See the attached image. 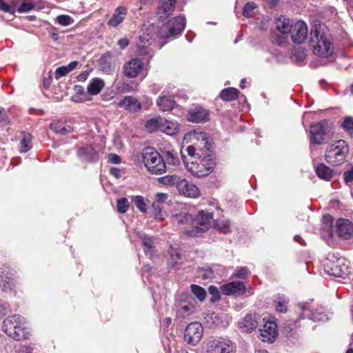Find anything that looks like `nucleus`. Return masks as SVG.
<instances>
[{
    "mask_svg": "<svg viewBox=\"0 0 353 353\" xmlns=\"http://www.w3.org/2000/svg\"><path fill=\"white\" fill-rule=\"evenodd\" d=\"M25 319L20 315L14 314L3 321V330L14 340L20 341L26 339L28 334Z\"/></svg>",
    "mask_w": 353,
    "mask_h": 353,
    "instance_id": "nucleus-1",
    "label": "nucleus"
},
{
    "mask_svg": "<svg viewBox=\"0 0 353 353\" xmlns=\"http://www.w3.org/2000/svg\"><path fill=\"white\" fill-rule=\"evenodd\" d=\"M310 48L315 55L322 58H328L334 52L331 39L317 30H312L310 32Z\"/></svg>",
    "mask_w": 353,
    "mask_h": 353,
    "instance_id": "nucleus-2",
    "label": "nucleus"
},
{
    "mask_svg": "<svg viewBox=\"0 0 353 353\" xmlns=\"http://www.w3.org/2000/svg\"><path fill=\"white\" fill-rule=\"evenodd\" d=\"M141 156L144 166L151 174H162L165 172V162L156 150L152 148H145Z\"/></svg>",
    "mask_w": 353,
    "mask_h": 353,
    "instance_id": "nucleus-3",
    "label": "nucleus"
},
{
    "mask_svg": "<svg viewBox=\"0 0 353 353\" xmlns=\"http://www.w3.org/2000/svg\"><path fill=\"white\" fill-rule=\"evenodd\" d=\"M349 148L345 140H337L327 147L325 152L326 161L334 165L341 164L345 159Z\"/></svg>",
    "mask_w": 353,
    "mask_h": 353,
    "instance_id": "nucleus-4",
    "label": "nucleus"
},
{
    "mask_svg": "<svg viewBox=\"0 0 353 353\" xmlns=\"http://www.w3.org/2000/svg\"><path fill=\"white\" fill-rule=\"evenodd\" d=\"M186 168L194 176L203 177L212 172L214 162L208 157H199L196 159L187 161Z\"/></svg>",
    "mask_w": 353,
    "mask_h": 353,
    "instance_id": "nucleus-5",
    "label": "nucleus"
},
{
    "mask_svg": "<svg viewBox=\"0 0 353 353\" xmlns=\"http://www.w3.org/2000/svg\"><path fill=\"white\" fill-rule=\"evenodd\" d=\"M324 271L330 275L346 278L349 276L350 271L349 270V262L343 258H338L336 260H332L327 258L324 262Z\"/></svg>",
    "mask_w": 353,
    "mask_h": 353,
    "instance_id": "nucleus-6",
    "label": "nucleus"
},
{
    "mask_svg": "<svg viewBox=\"0 0 353 353\" xmlns=\"http://www.w3.org/2000/svg\"><path fill=\"white\" fill-rule=\"evenodd\" d=\"M206 353H235L236 345L228 339L216 337L210 339L206 343Z\"/></svg>",
    "mask_w": 353,
    "mask_h": 353,
    "instance_id": "nucleus-7",
    "label": "nucleus"
},
{
    "mask_svg": "<svg viewBox=\"0 0 353 353\" xmlns=\"http://www.w3.org/2000/svg\"><path fill=\"white\" fill-rule=\"evenodd\" d=\"M185 26V19L183 16L179 15L170 19L167 23L162 25L159 30V35L161 38L174 37L183 31Z\"/></svg>",
    "mask_w": 353,
    "mask_h": 353,
    "instance_id": "nucleus-8",
    "label": "nucleus"
},
{
    "mask_svg": "<svg viewBox=\"0 0 353 353\" xmlns=\"http://www.w3.org/2000/svg\"><path fill=\"white\" fill-rule=\"evenodd\" d=\"M213 220L212 214L208 212L201 211L197 217L194 219L193 229L185 230L190 235H197L205 232L210 227Z\"/></svg>",
    "mask_w": 353,
    "mask_h": 353,
    "instance_id": "nucleus-9",
    "label": "nucleus"
},
{
    "mask_svg": "<svg viewBox=\"0 0 353 353\" xmlns=\"http://www.w3.org/2000/svg\"><path fill=\"white\" fill-rule=\"evenodd\" d=\"M203 333L202 325L199 322H192L185 328L184 340L190 345H196L201 340Z\"/></svg>",
    "mask_w": 353,
    "mask_h": 353,
    "instance_id": "nucleus-10",
    "label": "nucleus"
},
{
    "mask_svg": "<svg viewBox=\"0 0 353 353\" xmlns=\"http://www.w3.org/2000/svg\"><path fill=\"white\" fill-rule=\"evenodd\" d=\"M297 310L301 312L302 319L308 318L313 321H325L328 319L322 308L312 310L308 304L299 303L297 305Z\"/></svg>",
    "mask_w": 353,
    "mask_h": 353,
    "instance_id": "nucleus-11",
    "label": "nucleus"
},
{
    "mask_svg": "<svg viewBox=\"0 0 353 353\" xmlns=\"http://www.w3.org/2000/svg\"><path fill=\"white\" fill-rule=\"evenodd\" d=\"M289 34L294 43L301 44L303 43L307 37V26L304 21H298L293 24Z\"/></svg>",
    "mask_w": 353,
    "mask_h": 353,
    "instance_id": "nucleus-12",
    "label": "nucleus"
},
{
    "mask_svg": "<svg viewBox=\"0 0 353 353\" xmlns=\"http://www.w3.org/2000/svg\"><path fill=\"white\" fill-rule=\"evenodd\" d=\"M153 42L152 36H150V34H146L143 30L137 43L139 54L140 55H148L151 58L154 54V51L150 46L152 45Z\"/></svg>",
    "mask_w": 353,
    "mask_h": 353,
    "instance_id": "nucleus-13",
    "label": "nucleus"
},
{
    "mask_svg": "<svg viewBox=\"0 0 353 353\" xmlns=\"http://www.w3.org/2000/svg\"><path fill=\"white\" fill-rule=\"evenodd\" d=\"M187 119L192 123H205L209 121V110L201 106H196L188 110Z\"/></svg>",
    "mask_w": 353,
    "mask_h": 353,
    "instance_id": "nucleus-14",
    "label": "nucleus"
},
{
    "mask_svg": "<svg viewBox=\"0 0 353 353\" xmlns=\"http://www.w3.org/2000/svg\"><path fill=\"white\" fill-rule=\"evenodd\" d=\"M276 324L271 321H266L260 331V339L263 342L272 343L278 335Z\"/></svg>",
    "mask_w": 353,
    "mask_h": 353,
    "instance_id": "nucleus-15",
    "label": "nucleus"
},
{
    "mask_svg": "<svg viewBox=\"0 0 353 353\" xmlns=\"http://www.w3.org/2000/svg\"><path fill=\"white\" fill-rule=\"evenodd\" d=\"M176 189L181 194L185 196L196 198L199 195V188L183 176H181Z\"/></svg>",
    "mask_w": 353,
    "mask_h": 353,
    "instance_id": "nucleus-16",
    "label": "nucleus"
},
{
    "mask_svg": "<svg viewBox=\"0 0 353 353\" xmlns=\"http://www.w3.org/2000/svg\"><path fill=\"white\" fill-rule=\"evenodd\" d=\"M220 291L225 295L239 296L246 292V287L242 281H232L221 285Z\"/></svg>",
    "mask_w": 353,
    "mask_h": 353,
    "instance_id": "nucleus-17",
    "label": "nucleus"
},
{
    "mask_svg": "<svg viewBox=\"0 0 353 353\" xmlns=\"http://www.w3.org/2000/svg\"><path fill=\"white\" fill-rule=\"evenodd\" d=\"M143 63L139 59H132L124 64L123 74L128 78H135L143 70Z\"/></svg>",
    "mask_w": 353,
    "mask_h": 353,
    "instance_id": "nucleus-18",
    "label": "nucleus"
},
{
    "mask_svg": "<svg viewBox=\"0 0 353 353\" xmlns=\"http://www.w3.org/2000/svg\"><path fill=\"white\" fill-rule=\"evenodd\" d=\"M325 121H321L310 125V142L321 144L324 140Z\"/></svg>",
    "mask_w": 353,
    "mask_h": 353,
    "instance_id": "nucleus-19",
    "label": "nucleus"
},
{
    "mask_svg": "<svg viewBox=\"0 0 353 353\" xmlns=\"http://www.w3.org/2000/svg\"><path fill=\"white\" fill-rule=\"evenodd\" d=\"M338 235L344 239H350L353 236V223L344 219H340L336 222Z\"/></svg>",
    "mask_w": 353,
    "mask_h": 353,
    "instance_id": "nucleus-20",
    "label": "nucleus"
},
{
    "mask_svg": "<svg viewBox=\"0 0 353 353\" xmlns=\"http://www.w3.org/2000/svg\"><path fill=\"white\" fill-rule=\"evenodd\" d=\"M176 0H159L157 15L161 19H166L174 10Z\"/></svg>",
    "mask_w": 353,
    "mask_h": 353,
    "instance_id": "nucleus-21",
    "label": "nucleus"
},
{
    "mask_svg": "<svg viewBox=\"0 0 353 353\" xmlns=\"http://www.w3.org/2000/svg\"><path fill=\"white\" fill-rule=\"evenodd\" d=\"M157 104L161 111H170L175 104L172 94L167 92H162L159 97Z\"/></svg>",
    "mask_w": 353,
    "mask_h": 353,
    "instance_id": "nucleus-22",
    "label": "nucleus"
},
{
    "mask_svg": "<svg viewBox=\"0 0 353 353\" xmlns=\"http://www.w3.org/2000/svg\"><path fill=\"white\" fill-rule=\"evenodd\" d=\"M118 106L133 112H139L141 109L140 101L132 96L125 97L118 103Z\"/></svg>",
    "mask_w": 353,
    "mask_h": 353,
    "instance_id": "nucleus-23",
    "label": "nucleus"
},
{
    "mask_svg": "<svg viewBox=\"0 0 353 353\" xmlns=\"http://www.w3.org/2000/svg\"><path fill=\"white\" fill-rule=\"evenodd\" d=\"M239 327L245 332H250L256 328L258 321L256 315L248 314L239 323Z\"/></svg>",
    "mask_w": 353,
    "mask_h": 353,
    "instance_id": "nucleus-24",
    "label": "nucleus"
},
{
    "mask_svg": "<svg viewBox=\"0 0 353 353\" xmlns=\"http://www.w3.org/2000/svg\"><path fill=\"white\" fill-rule=\"evenodd\" d=\"M50 128L54 132L60 134H67L73 131V128L71 125L62 120L54 121L50 125Z\"/></svg>",
    "mask_w": 353,
    "mask_h": 353,
    "instance_id": "nucleus-25",
    "label": "nucleus"
},
{
    "mask_svg": "<svg viewBox=\"0 0 353 353\" xmlns=\"http://www.w3.org/2000/svg\"><path fill=\"white\" fill-rule=\"evenodd\" d=\"M79 157L85 161L94 162L98 160V154L92 146L86 145L78 151Z\"/></svg>",
    "mask_w": 353,
    "mask_h": 353,
    "instance_id": "nucleus-26",
    "label": "nucleus"
},
{
    "mask_svg": "<svg viewBox=\"0 0 353 353\" xmlns=\"http://www.w3.org/2000/svg\"><path fill=\"white\" fill-rule=\"evenodd\" d=\"M178 130L179 124L177 122L162 118L160 132L170 136H173L177 133Z\"/></svg>",
    "mask_w": 353,
    "mask_h": 353,
    "instance_id": "nucleus-27",
    "label": "nucleus"
},
{
    "mask_svg": "<svg viewBox=\"0 0 353 353\" xmlns=\"http://www.w3.org/2000/svg\"><path fill=\"white\" fill-rule=\"evenodd\" d=\"M137 235L142 242L145 254L152 257L155 252L153 240L140 232H137Z\"/></svg>",
    "mask_w": 353,
    "mask_h": 353,
    "instance_id": "nucleus-28",
    "label": "nucleus"
},
{
    "mask_svg": "<svg viewBox=\"0 0 353 353\" xmlns=\"http://www.w3.org/2000/svg\"><path fill=\"white\" fill-rule=\"evenodd\" d=\"M277 30L283 34L287 35L290 33L293 24L290 20L283 17H279L276 21Z\"/></svg>",
    "mask_w": 353,
    "mask_h": 353,
    "instance_id": "nucleus-29",
    "label": "nucleus"
},
{
    "mask_svg": "<svg viewBox=\"0 0 353 353\" xmlns=\"http://www.w3.org/2000/svg\"><path fill=\"white\" fill-rule=\"evenodd\" d=\"M315 170L318 176L325 181H330L333 176V170L323 163L318 164Z\"/></svg>",
    "mask_w": 353,
    "mask_h": 353,
    "instance_id": "nucleus-30",
    "label": "nucleus"
},
{
    "mask_svg": "<svg viewBox=\"0 0 353 353\" xmlns=\"http://www.w3.org/2000/svg\"><path fill=\"white\" fill-rule=\"evenodd\" d=\"M10 2L14 10L18 7L17 10L20 13L27 12L35 8V5L30 0L23 1L20 4L19 0H11Z\"/></svg>",
    "mask_w": 353,
    "mask_h": 353,
    "instance_id": "nucleus-31",
    "label": "nucleus"
},
{
    "mask_svg": "<svg viewBox=\"0 0 353 353\" xmlns=\"http://www.w3.org/2000/svg\"><path fill=\"white\" fill-rule=\"evenodd\" d=\"M104 81L99 78L92 79L87 87L88 92L92 95H96L99 94L104 87Z\"/></svg>",
    "mask_w": 353,
    "mask_h": 353,
    "instance_id": "nucleus-32",
    "label": "nucleus"
},
{
    "mask_svg": "<svg viewBox=\"0 0 353 353\" xmlns=\"http://www.w3.org/2000/svg\"><path fill=\"white\" fill-rule=\"evenodd\" d=\"M13 279L8 274H3L2 271H0V290L2 292L10 291L13 288Z\"/></svg>",
    "mask_w": 353,
    "mask_h": 353,
    "instance_id": "nucleus-33",
    "label": "nucleus"
},
{
    "mask_svg": "<svg viewBox=\"0 0 353 353\" xmlns=\"http://www.w3.org/2000/svg\"><path fill=\"white\" fill-rule=\"evenodd\" d=\"M173 222L179 225H192L193 226L194 219L192 215L186 212H181L172 216Z\"/></svg>",
    "mask_w": 353,
    "mask_h": 353,
    "instance_id": "nucleus-34",
    "label": "nucleus"
},
{
    "mask_svg": "<svg viewBox=\"0 0 353 353\" xmlns=\"http://www.w3.org/2000/svg\"><path fill=\"white\" fill-rule=\"evenodd\" d=\"M126 14V9L125 8H118L116 10L111 19L109 20V24L112 26L116 27L119 23H121L123 19L124 16Z\"/></svg>",
    "mask_w": 353,
    "mask_h": 353,
    "instance_id": "nucleus-35",
    "label": "nucleus"
},
{
    "mask_svg": "<svg viewBox=\"0 0 353 353\" xmlns=\"http://www.w3.org/2000/svg\"><path fill=\"white\" fill-rule=\"evenodd\" d=\"M194 306L190 303H183L177 306L176 315L180 317H184L193 313Z\"/></svg>",
    "mask_w": 353,
    "mask_h": 353,
    "instance_id": "nucleus-36",
    "label": "nucleus"
},
{
    "mask_svg": "<svg viewBox=\"0 0 353 353\" xmlns=\"http://www.w3.org/2000/svg\"><path fill=\"white\" fill-rule=\"evenodd\" d=\"M239 94V91L234 88H228L222 90L220 94L221 98L226 101H231L236 99Z\"/></svg>",
    "mask_w": 353,
    "mask_h": 353,
    "instance_id": "nucleus-37",
    "label": "nucleus"
},
{
    "mask_svg": "<svg viewBox=\"0 0 353 353\" xmlns=\"http://www.w3.org/2000/svg\"><path fill=\"white\" fill-rule=\"evenodd\" d=\"M169 254L170 255V258L168 259V264L172 268H177L181 261L180 252L177 249L170 246Z\"/></svg>",
    "mask_w": 353,
    "mask_h": 353,
    "instance_id": "nucleus-38",
    "label": "nucleus"
},
{
    "mask_svg": "<svg viewBox=\"0 0 353 353\" xmlns=\"http://www.w3.org/2000/svg\"><path fill=\"white\" fill-rule=\"evenodd\" d=\"M189 136L192 139H196L198 141H201V143L203 144L205 147L208 144V134L201 131L199 129L194 130L190 132Z\"/></svg>",
    "mask_w": 353,
    "mask_h": 353,
    "instance_id": "nucleus-39",
    "label": "nucleus"
},
{
    "mask_svg": "<svg viewBox=\"0 0 353 353\" xmlns=\"http://www.w3.org/2000/svg\"><path fill=\"white\" fill-rule=\"evenodd\" d=\"M162 118H153L146 121L145 127L149 132H160Z\"/></svg>",
    "mask_w": 353,
    "mask_h": 353,
    "instance_id": "nucleus-40",
    "label": "nucleus"
},
{
    "mask_svg": "<svg viewBox=\"0 0 353 353\" xmlns=\"http://www.w3.org/2000/svg\"><path fill=\"white\" fill-rule=\"evenodd\" d=\"M180 178L181 176H177L176 174L166 175L159 178L158 181L161 184L165 185H174L176 188Z\"/></svg>",
    "mask_w": 353,
    "mask_h": 353,
    "instance_id": "nucleus-41",
    "label": "nucleus"
},
{
    "mask_svg": "<svg viewBox=\"0 0 353 353\" xmlns=\"http://www.w3.org/2000/svg\"><path fill=\"white\" fill-rule=\"evenodd\" d=\"M151 210L154 219L157 221H163L166 216V212L163 210L161 204L155 203L153 202L152 204Z\"/></svg>",
    "mask_w": 353,
    "mask_h": 353,
    "instance_id": "nucleus-42",
    "label": "nucleus"
},
{
    "mask_svg": "<svg viewBox=\"0 0 353 353\" xmlns=\"http://www.w3.org/2000/svg\"><path fill=\"white\" fill-rule=\"evenodd\" d=\"M135 206L143 213L147 212V203L148 199H145L142 196H135L132 199Z\"/></svg>",
    "mask_w": 353,
    "mask_h": 353,
    "instance_id": "nucleus-43",
    "label": "nucleus"
},
{
    "mask_svg": "<svg viewBox=\"0 0 353 353\" xmlns=\"http://www.w3.org/2000/svg\"><path fill=\"white\" fill-rule=\"evenodd\" d=\"M214 227L216 229L225 234L229 233L230 231V223L229 220L227 219L217 221Z\"/></svg>",
    "mask_w": 353,
    "mask_h": 353,
    "instance_id": "nucleus-44",
    "label": "nucleus"
},
{
    "mask_svg": "<svg viewBox=\"0 0 353 353\" xmlns=\"http://www.w3.org/2000/svg\"><path fill=\"white\" fill-rule=\"evenodd\" d=\"M191 291L200 301H203L205 299L206 293L203 288L197 285H192Z\"/></svg>",
    "mask_w": 353,
    "mask_h": 353,
    "instance_id": "nucleus-45",
    "label": "nucleus"
},
{
    "mask_svg": "<svg viewBox=\"0 0 353 353\" xmlns=\"http://www.w3.org/2000/svg\"><path fill=\"white\" fill-rule=\"evenodd\" d=\"M31 135L28 134L24 135L23 138L21 141L20 143V152H26L31 148Z\"/></svg>",
    "mask_w": 353,
    "mask_h": 353,
    "instance_id": "nucleus-46",
    "label": "nucleus"
},
{
    "mask_svg": "<svg viewBox=\"0 0 353 353\" xmlns=\"http://www.w3.org/2000/svg\"><path fill=\"white\" fill-rule=\"evenodd\" d=\"M256 9V6L254 3L248 2L245 5L243 8V14L244 17L248 18L252 17L255 14Z\"/></svg>",
    "mask_w": 353,
    "mask_h": 353,
    "instance_id": "nucleus-47",
    "label": "nucleus"
},
{
    "mask_svg": "<svg viewBox=\"0 0 353 353\" xmlns=\"http://www.w3.org/2000/svg\"><path fill=\"white\" fill-rule=\"evenodd\" d=\"M165 157L169 165L177 166L180 163V161L176 156V153H174L173 152L171 151H167L165 153Z\"/></svg>",
    "mask_w": 353,
    "mask_h": 353,
    "instance_id": "nucleus-48",
    "label": "nucleus"
},
{
    "mask_svg": "<svg viewBox=\"0 0 353 353\" xmlns=\"http://www.w3.org/2000/svg\"><path fill=\"white\" fill-rule=\"evenodd\" d=\"M56 21L63 26H68L74 23V19L69 15L61 14L56 18Z\"/></svg>",
    "mask_w": 353,
    "mask_h": 353,
    "instance_id": "nucleus-49",
    "label": "nucleus"
},
{
    "mask_svg": "<svg viewBox=\"0 0 353 353\" xmlns=\"http://www.w3.org/2000/svg\"><path fill=\"white\" fill-rule=\"evenodd\" d=\"M275 308L276 311L284 313L287 311L288 301L284 297H279L277 300L274 301Z\"/></svg>",
    "mask_w": 353,
    "mask_h": 353,
    "instance_id": "nucleus-50",
    "label": "nucleus"
},
{
    "mask_svg": "<svg viewBox=\"0 0 353 353\" xmlns=\"http://www.w3.org/2000/svg\"><path fill=\"white\" fill-rule=\"evenodd\" d=\"M129 208V202L126 198H121L117 200V210L120 213H125Z\"/></svg>",
    "mask_w": 353,
    "mask_h": 353,
    "instance_id": "nucleus-51",
    "label": "nucleus"
},
{
    "mask_svg": "<svg viewBox=\"0 0 353 353\" xmlns=\"http://www.w3.org/2000/svg\"><path fill=\"white\" fill-rule=\"evenodd\" d=\"M209 293L212 296L211 301L214 303L220 299V291L215 286L210 285L208 288Z\"/></svg>",
    "mask_w": 353,
    "mask_h": 353,
    "instance_id": "nucleus-52",
    "label": "nucleus"
},
{
    "mask_svg": "<svg viewBox=\"0 0 353 353\" xmlns=\"http://www.w3.org/2000/svg\"><path fill=\"white\" fill-rule=\"evenodd\" d=\"M249 274L250 272L247 268H239L236 270L234 276L241 279H245Z\"/></svg>",
    "mask_w": 353,
    "mask_h": 353,
    "instance_id": "nucleus-53",
    "label": "nucleus"
},
{
    "mask_svg": "<svg viewBox=\"0 0 353 353\" xmlns=\"http://www.w3.org/2000/svg\"><path fill=\"white\" fill-rule=\"evenodd\" d=\"M10 123L6 111L0 107V125L6 126Z\"/></svg>",
    "mask_w": 353,
    "mask_h": 353,
    "instance_id": "nucleus-54",
    "label": "nucleus"
},
{
    "mask_svg": "<svg viewBox=\"0 0 353 353\" xmlns=\"http://www.w3.org/2000/svg\"><path fill=\"white\" fill-rule=\"evenodd\" d=\"M168 199L166 193L158 192L155 194L154 203L162 205Z\"/></svg>",
    "mask_w": 353,
    "mask_h": 353,
    "instance_id": "nucleus-55",
    "label": "nucleus"
},
{
    "mask_svg": "<svg viewBox=\"0 0 353 353\" xmlns=\"http://www.w3.org/2000/svg\"><path fill=\"white\" fill-rule=\"evenodd\" d=\"M342 125L350 134L353 133V118L352 117L345 118Z\"/></svg>",
    "mask_w": 353,
    "mask_h": 353,
    "instance_id": "nucleus-56",
    "label": "nucleus"
},
{
    "mask_svg": "<svg viewBox=\"0 0 353 353\" xmlns=\"http://www.w3.org/2000/svg\"><path fill=\"white\" fill-rule=\"evenodd\" d=\"M118 92L123 93V92H130L134 90V87L130 83H123L120 86L117 88Z\"/></svg>",
    "mask_w": 353,
    "mask_h": 353,
    "instance_id": "nucleus-57",
    "label": "nucleus"
},
{
    "mask_svg": "<svg viewBox=\"0 0 353 353\" xmlns=\"http://www.w3.org/2000/svg\"><path fill=\"white\" fill-rule=\"evenodd\" d=\"M99 64H100L101 69L103 72H104L105 73L110 72V71L112 70L111 64H110V63L107 62L105 61V58H102L100 59Z\"/></svg>",
    "mask_w": 353,
    "mask_h": 353,
    "instance_id": "nucleus-58",
    "label": "nucleus"
},
{
    "mask_svg": "<svg viewBox=\"0 0 353 353\" xmlns=\"http://www.w3.org/2000/svg\"><path fill=\"white\" fill-rule=\"evenodd\" d=\"M323 221L326 223V227L327 228V231L329 234H332V223L333 219L330 215H325L323 217Z\"/></svg>",
    "mask_w": 353,
    "mask_h": 353,
    "instance_id": "nucleus-59",
    "label": "nucleus"
},
{
    "mask_svg": "<svg viewBox=\"0 0 353 353\" xmlns=\"http://www.w3.org/2000/svg\"><path fill=\"white\" fill-rule=\"evenodd\" d=\"M294 57L296 58L297 61L302 62L305 58V53L303 49L299 48L293 52Z\"/></svg>",
    "mask_w": 353,
    "mask_h": 353,
    "instance_id": "nucleus-60",
    "label": "nucleus"
},
{
    "mask_svg": "<svg viewBox=\"0 0 353 353\" xmlns=\"http://www.w3.org/2000/svg\"><path fill=\"white\" fill-rule=\"evenodd\" d=\"M0 10L6 12H14V10L13 7L11 6H9L8 3H6L3 0H0Z\"/></svg>",
    "mask_w": 353,
    "mask_h": 353,
    "instance_id": "nucleus-61",
    "label": "nucleus"
},
{
    "mask_svg": "<svg viewBox=\"0 0 353 353\" xmlns=\"http://www.w3.org/2000/svg\"><path fill=\"white\" fill-rule=\"evenodd\" d=\"M68 74V72L66 70L65 67H64V65L59 67L56 70L57 79L62 77H64V76H65Z\"/></svg>",
    "mask_w": 353,
    "mask_h": 353,
    "instance_id": "nucleus-62",
    "label": "nucleus"
},
{
    "mask_svg": "<svg viewBox=\"0 0 353 353\" xmlns=\"http://www.w3.org/2000/svg\"><path fill=\"white\" fill-rule=\"evenodd\" d=\"M108 161L114 164H119L121 162V158L116 154H110L108 155Z\"/></svg>",
    "mask_w": 353,
    "mask_h": 353,
    "instance_id": "nucleus-63",
    "label": "nucleus"
},
{
    "mask_svg": "<svg viewBox=\"0 0 353 353\" xmlns=\"http://www.w3.org/2000/svg\"><path fill=\"white\" fill-rule=\"evenodd\" d=\"M344 178L346 182L353 181V168L350 170L345 172Z\"/></svg>",
    "mask_w": 353,
    "mask_h": 353,
    "instance_id": "nucleus-64",
    "label": "nucleus"
}]
</instances>
